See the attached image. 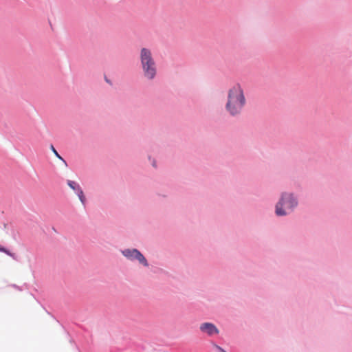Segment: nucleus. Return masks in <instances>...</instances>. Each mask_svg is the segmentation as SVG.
<instances>
[{
	"label": "nucleus",
	"mask_w": 352,
	"mask_h": 352,
	"mask_svg": "<svg viewBox=\"0 0 352 352\" xmlns=\"http://www.w3.org/2000/svg\"><path fill=\"white\" fill-rule=\"evenodd\" d=\"M246 103L243 90L237 84L229 89L226 109L231 116L239 114Z\"/></svg>",
	"instance_id": "obj_1"
},
{
	"label": "nucleus",
	"mask_w": 352,
	"mask_h": 352,
	"mask_svg": "<svg viewBox=\"0 0 352 352\" xmlns=\"http://www.w3.org/2000/svg\"><path fill=\"white\" fill-rule=\"evenodd\" d=\"M298 205V201L292 193L283 192L276 204L275 213L278 217L286 216Z\"/></svg>",
	"instance_id": "obj_2"
},
{
	"label": "nucleus",
	"mask_w": 352,
	"mask_h": 352,
	"mask_svg": "<svg viewBox=\"0 0 352 352\" xmlns=\"http://www.w3.org/2000/svg\"><path fill=\"white\" fill-rule=\"evenodd\" d=\"M140 59L144 76L148 79H153L157 73V68L151 50L142 47L140 52Z\"/></svg>",
	"instance_id": "obj_3"
},
{
	"label": "nucleus",
	"mask_w": 352,
	"mask_h": 352,
	"mask_svg": "<svg viewBox=\"0 0 352 352\" xmlns=\"http://www.w3.org/2000/svg\"><path fill=\"white\" fill-rule=\"evenodd\" d=\"M122 254L127 259L131 261L137 260L145 267L148 266V263L144 255L137 249H125L122 250Z\"/></svg>",
	"instance_id": "obj_4"
},
{
	"label": "nucleus",
	"mask_w": 352,
	"mask_h": 352,
	"mask_svg": "<svg viewBox=\"0 0 352 352\" xmlns=\"http://www.w3.org/2000/svg\"><path fill=\"white\" fill-rule=\"evenodd\" d=\"M200 330L207 333L208 336H212L219 333V329L214 324L210 322H204L200 325Z\"/></svg>",
	"instance_id": "obj_5"
},
{
	"label": "nucleus",
	"mask_w": 352,
	"mask_h": 352,
	"mask_svg": "<svg viewBox=\"0 0 352 352\" xmlns=\"http://www.w3.org/2000/svg\"><path fill=\"white\" fill-rule=\"evenodd\" d=\"M67 184L72 190L76 191L77 195L78 196L80 201L82 204H84L85 201V197L84 196L83 191L82 190L80 186L75 182L71 180L67 181Z\"/></svg>",
	"instance_id": "obj_6"
},
{
	"label": "nucleus",
	"mask_w": 352,
	"mask_h": 352,
	"mask_svg": "<svg viewBox=\"0 0 352 352\" xmlns=\"http://www.w3.org/2000/svg\"><path fill=\"white\" fill-rule=\"evenodd\" d=\"M51 148L53 151V153H54V155L59 159L63 160V158L59 155V154L58 153V152L56 151V150L54 148V147L53 146H51Z\"/></svg>",
	"instance_id": "obj_7"
},
{
	"label": "nucleus",
	"mask_w": 352,
	"mask_h": 352,
	"mask_svg": "<svg viewBox=\"0 0 352 352\" xmlns=\"http://www.w3.org/2000/svg\"><path fill=\"white\" fill-rule=\"evenodd\" d=\"M0 252H3L10 256L12 255L8 250H7L6 248H4L3 247H0Z\"/></svg>",
	"instance_id": "obj_8"
},
{
	"label": "nucleus",
	"mask_w": 352,
	"mask_h": 352,
	"mask_svg": "<svg viewBox=\"0 0 352 352\" xmlns=\"http://www.w3.org/2000/svg\"><path fill=\"white\" fill-rule=\"evenodd\" d=\"M218 349L221 351V352H226V351H224L222 348L218 346Z\"/></svg>",
	"instance_id": "obj_9"
}]
</instances>
